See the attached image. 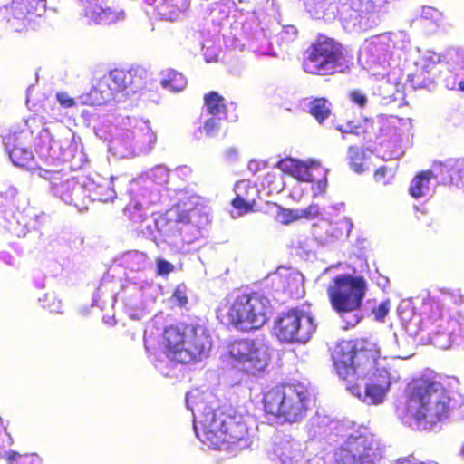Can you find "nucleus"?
<instances>
[{"label":"nucleus","mask_w":464,"mask_h":464,"mask_svg":"<svg viewBox=\"0 0 464 464\" xmlns=\"http://www.w3.org/2000/svg\"><path fill=\"white\" fill-rule=\"evenodd\" d=\"M130 201L124 208V215L134 224L144 237L158 243H166L177 253H188L190 245L203 237L209 223V217L202 208L192 207L190 203H176L164 214L152 210L158 204L165 205L158 190L132 192L129 189Z\"/></svg>","instance_id":"obj_1"},{"label":"nucleus","mask_w":464,"mask_h":464,"mask_svg":"<svg viewBox=\"0 0 464 464\" xmlns=\"http://www.w3.org/2000/svg\"><path fill=\"white\" fill-rule=\"evenodd\" d=\"M402 358L392 347L389 353L381 348L372 351H356L349 342L340 343L333 354L338 376L347 382L346 390L367 405L382 404L392 384L401 375L388 361Z\"/></svg>","instance_id":"obj_2"},{"label":"nucleus","mask_w":464,"mask_h":464,"mask_svg":"<svg viewBox=\"0 0 464 464\" xmlns=\"http://www.w3.org/2000/svg\"><path fill=\"white\" fill-rule=\"evenodd\" d=\"M38 157L53 169H36V176L47 183V190L67 205L84 210L82 178L76 179L70 171L83 169L90 165L88 155L81 143L70 140H56L48 128H42L34 139Z\"/></svg>","instance_id":"obj_3"},{"label":"nucleus","mask_w":464,"mask_h":464,"mask_svg":"<svg viewBox=\"0 0 464 464\" xmlns=\"http://www.w3.org/2000/svg\"><path fill=\"white\" fill-rule=\"evenodd\" d=\"M211 394L198 390L187 392L186 405L193 415V428L198 439L208 448L236 456L254 441L241 415L225 414L213 405Z\"/></svg>","instance_id":"obj_4"},{"label":"nucleus","mask_w":464,"mask_h":464,"mask_svg":"<svg viewBox=\"0 0 464 464\" xmlns=\"http://www.w3.org/2000/svg\"><path fill=\"white\" fill-rule=\"evenodd\" d=\"M405 405L397 407L402 423L412 430H430L438 423L464 420V397L447 392L439 382L418 379L407 388Z\"/></svg>","instance_id":"obj_5"},{"label":"nucleus","mask_w":464,"mask_h":464,"mask_svg":"<svg viewBox=\"0 0 464 464\" xmlns=\"http://www.w3.org/2000/svg\"><path fill=\"white\" fill-rule=\"evenodd\" d=\"M307 431L311 439L338 445L334 451L335 464H382L384 458L385 445L368 427H351L317 411Z\"/></svg>","instance_id":"obj_6"},{"label":"nucleus","mask_w":464,"mask_h":464,"mask_svg":"<svg viewBox=\"0 0 464 464\" xmlns=\"http://www.w3.org/2000/svg\"><path fill=\"white\" fill-rule=\"evenodd\" d=\"M416 303L402 302L398 310L401 319L419 331L427 332L431 343L442 350L464 343V315L457 311H446L439 301L427 298L421 301L420 313Z\"/></svg>","instance_id":"obj_7"},{"label":"nucleus","mask_w":464,"mask_h":464,"mask_svg":"<svg viewBox=\"0 0 464 464\" xmlns=\"http://www.w3.org/2000/svg\"><path fill=\"white\" fill-rule=\"evenodd\" d=\"M167 352L155 361L154 366L165 377L172 376L175 362L189 363L208 357L212 343L204 326L179 324L165 330Z\"/></svg>","instance_id":"obj_8"},{"label":"nucleus","mask_w":464,"mask_h":464,"mask_svg":"<svg viewBox=\"0 0 464 464\" xmlns=\"http://www.w3.org/2000/svg\"><path fill=\"white\" fill-rule=\"evenodd\" d=\"M367 290V283L362 276L341 274L333 279L327 288V295L334 310L345 324L344 329L354 327L364 315L373 314L376 300H362Z\"/></svg>","instance_id":"obj_9"},{"label":"nucleus","mask_w":464,"mask_h":464,"mask_svg":"<svg viewBox=\"0 0 464 464\" xmlns=\"http://www.w3.org/2000/svg\"><path fill=\"white\" fill-rule=\"evenodd\" d=\"M148 72L140 66L129 71L114 69L105 73L90 91L79 97L84 105L99 106L111 101L120 102L123 98L142 90Z\"/></svg>","instance_id":"obj_10"},{"label":"nucleus","mask_w":464,"mask_h":464,"mask_svg":"<svg viewBox=\"0 0 464 464\" xmlns=\"http://www.w3.org/2000/svg\"><path fill=\"white\" fill-rule=\"evenodd\" d=\"M311 402V394L301 382L273 387L263 396L265 412L287 423L301 421L306 416Z\"/></svg>","instance_id":"obj_11"},{"label":"nucleus","mask_w":464,"mask_h":464,"mask_svg":"<svg viewBox=\"0 0 464 464\" xmlns=\"http://www.w3.org/2000/svg\"><path fill=\"white\" fill-rule=\"evenodd\" d=\"M272 311L270 299L262 292H238L228 300L227 323L241 331L263 326Z\"/></svg>","instance_id":"obj_12"},{"label":"nucleus","mask_w":464,"mask_h":464,"mask_svg":"<svg viewBox=\"0 0 464 464\" xmlns=\"http://www.w3.org/2000/svg\"><path fill=\"white\" fill-rule=\"evenodd\" d=\"M392 0L338 1V12L343 28L348 33H361L376 26L388 12Z\"/></svg>","instance_id":"obj_13"},{"label":"nucleus","mask_w":464,"mask_h":464,"mask_svg":"<svg viewBox=\"0 0 464 464\" xmlns=\"http://www.w3.org/2000/svg\"><path fill=\"white\" fill-rule=\"evenodd\" d=\"M347 63L342 45L332 38L321 36L305 52L303 67L309 73L331 74L343 72Z\"/></svg>","instance_id":"obj_14"},{"label":"nucleus","mask_w":464,"mask_h":464,"mask_svg":"<svg viewBox=\"0 0 464 464\" xmlns=\"http://www.w3.org/2000/svg\"><path fill=\"white\" fill-rule=\"evenodd\" d=\"M229 354L235 368L252 376H261L270 361L268 346L261 339H243L231 344Z\"/></svg>","instance_id":"obj_15"},{"label":"nucleus","mask_w":464,"mask_h":464,"mask_svg":"<svg viewBox=\"0 0 464 464\" xmlns=\"http://www.w3.org/2000/svg\"><path fill=\"white\" fill-rule=\"evenodd\" d=\"M37 123V118H30L24 122L23 127H15L3 137V144L12 163L32 171L35 176L36 169L43 168L38 166L33 152L27 149L26 145L30 142L34 133L33 128Z\"/></svg>","instance_id":"obj_16"},{"label":"nucleus","mask_w":464,"mask_h":464,"mask_svg":"<svg viewBox=\"0 0 464 464\" xmlns=\"http://www.w3.org/2000/svg\"><path fill=\"white\" fill-rule=\"evenodd\" d=\"M312 315L300 308L282 313L275 322L274 334L282 343H305L315 332Z\"/></svg>","instance_id":"obj_17"},{"label":"nucleus","mask_w":464,"mask_h":464,"mask_svg":"<svg viewBox=\"0 0 464 464\" xmlns=\"http://www.w3.org/2000/svg\"><path fill=\"white\" fill-rule=\"evenodd\" d=\"M158 294V285L137 275L125 280L116 294V298L122 302L130 316L136 318L138 312L155 302Z\"/></svg>","instance_id":"obj_18"},{"label":"nucleus","mask_w":464,"mask_h":464,"mask_svg":"<svg viewBox=\"0 0 464 464\" xmlns=\"http://www.w3.org/2000/svg\"><path fill=\"white\" fill-rule=\"evenodd\" d=\"M2 12L8 29L14 32L29 27L35 29L37 20L46 12V0H12Z\"/></svg>","instance_id":"obj_19"},{"label":"nucleus","mask_w":464,"mask_h":464,"mask_svg":"<svg viewBox=\"0 0 464 464\" xmlns=\"http://www.w3.org/2000/svg\"><path fill=\"white\" fill-rule=\"evenodd\" d=\"M278 169L291 174L300 181L311 183L313 197L324 195L327 188L326 170L320 164L311 161H301L293 158H286L276 163Z\"/></svg>","instance_id":"obj_20"},{"label":"nucleus","mask_w":464,"mask_h":464,"mask_svg":"<svg viewBox=\"0 0 464 464\" xmlns=\"http://www.w3.org/2000/svg\"><path fill=\"white\" fill-rule=\"evenodd\" d=\"M266 456L274 464H299L304 459V448L290 434L277 432L271 438Z\"/></svg>","instance_id":"obj_21"},{"label":"nucleus","mask_w":464,"mask_h":464,"mask_svg":"<svg viewBox=\"0 0 464 464\" xmlns=\"http://www.w3.org/2000/svg\"><path fill=\"white\" fill-rule=\"evenodd\" d=\"M119 177L111 176L106 178L99 173H92L82 177V188L84 196V210L88 208L90 203L93 201L108 202L116 198L115 182L119 181Z\"/></svg>","instance_id":"obj_22"},{"label":"nucleus","mask_w":464,"mask_h":464,"mask_svg":"<svg viewBox=\"0 0 464 464\" xmlns=\"http://www.w3.org/2000/svg\"><path fill=\"white\" fill-rule=\"evenodd\" d=\"M393 54L394 52L388 47L387 38L379 34L364 42L359 50L358 62L367 70H373L378 66L384 68Z\"/></svg>","instance_id":"obj_23"},{"label":"nucleus","mask_w":464,"mask_h":464,"mask_svg":"<svg viewBox=\"0 0 464 464\" xmlns=\"http://www.w3.org/2000/svg\"><path fill=\"white\" fill-rule=\"evenodd\" d=\"M278 27L279 30L275 29L276 34L268 39L266 38V32L263 30L256 34L252 44L255 52L265 55H275V51L273 50L274 43L282 46L284 44L287 45L296 39L298 30L295 25L289 24L281 26L278 24Z\"/></svg>","instance_id":"obj_24"},{"label":"nucleus","mask_w":464,"mask_h":464,"mask_svg":"<svg viewBox=\"0 0 464 464\" xmlns=\"http://www.w3.org/2000/svg\"><path fill=\"white\" fill-rule=\"evenodd\" d=\"M435 179L442 185L454 186L464 191V159L450 158L433 164Z\"/></svg>","instance_id":"obj_25"},{"label":"nucleus","mask_w":464,"mask_h":464,"mask_svg":"<svg viewBox=\"0 0 464 464\" xmlns=\"http://www.w3.org/2000/svg\"><path fill=\"white\" fill-rule=\"evenodd\" d=\"M81 14L88 19V23L96 24H111L124 19V12L111 7H103L100 0H77Z\"/></svg>","instance_id":"obj_26"},{"label":"nucleus","mask_w":464,"mask_h":464,"mask_svg":"<svg viewBox=\"0 0 464 464\" xmlns=\"http://www.w3.org/2000/svg\"><path fill=\"white\" fill-rule=\"evenodd\" d=\"M169 178V169L164 165H157L133 179L130 183V190L132 192H140V190L148 195L150 190H158L161 194L158 186L167 184Z\"/></svg>","instance_id":"obj_27"},{"label":"nucleus","mask_w":464,"mask_h":464,"mask_svg":"<svg viewBox=\"0 0 464 464\" xmlns=\"http://www.w3.org/2000/svg\"><path fill=\"white\" fill-rule=\"evenodd\" d=\"M130 131L134 133L135 137L133 142L136 156L148 154L154 149L157 142V135L153 131L149 121L136 120Z\"/></svg>","instance_id":"obj_28"},{"label":"nucleus","mask_w":464,"mask_h":464,"mask_svg":"<svg viewBox=\"0 0 464 464\" xmlns=\"http://www.w3.org/2000/svg\"><path fill=\"white\" fill-rule=\"evenodd\" d=\"M273 284L276 285V293L279 295L282 291L291 298H300L304 294V276L296 271H286L273 277Z\"/></svg>","instance_id":"obj_29"},{"label":"nucleus","mask_w":464,"mask_h":464,"mask_svg":"<svg viewBox=\"0 0 464 464\" xmlns=\"http://www.w3.org/2000/svg\"><path fill=\"white\" fill-rule=\"evenodd\" d=\"M447 68L450 75L445 78L446 87L450 90L459 88L464 91V51L449 52Z\"/></svg>","instance_id":"obj_30"},{"label":"nucleus","mask_w":464,"mask_h":464,"mask_svg":"<svg viewBox=\"0 0 464 464\" xmlns=\"http://www.w3.org/2000/svg\"><path fill=\"white\" fill-rule=\"evenodd\" d=\"M134 139V133H131L130 129L116 128L109 143L110 152L120 159L136 156L133 142Z\"/></svg>","instance_id":"obj_31"},{"label":"nucleus","mask_w":464,"mask_h":464,"mask_svg":"<svg viewBox=\"0 0 464 464\" xmlns=\"http://www.w3.org/2000/svg\"><path fill=\"white\" fill-rule=\"evenodd\" d=\"M353 225L347 220L336 223H326L324 231H316L314 237L324 246H330L349 236Z\"/></svg>","instance_id":"obj_32"},{"label":"nucleus","mask_w":464,"mask_h":464,"mask_svg":"<svg viewBox=\"0 0 464 464\" xmlns=\"http://www.w3.org/2000/svg\"><path fill=\"white\" fill-rule=\"evenodd\" d=\"M155 10L162 20H178L188 8L189 0H154Z\"/></svg>","instance_id":"obj_33"},{"label":"nucleus","mask_w":464,"mask_h":464,"mask_svg":"<svg viewBox=\"0 0 464 464\" xmlns=\"http://www.w3.org/2000/svg\"><path fill=\"white\" fill-rule=\"evenodd\" d=\"M435 179V169L424 170L418 173L411 180L409 193L412 198H420L431 197L434 188L431 186V179Z\"/></svg>","instance_id":"obj_34"},{"label":"nucleus","mask_w":464,"mask_h":464,"mask_svg":"<svg viewBox=\"0 0 464 464\" xmlns=\"http://www.w3.org/2000/svg\"><path fill=\"white\" fill-rule=\"evenodd\" d=\"M160 84L166 91L179 92L187 86V79L181 72L168 68L160 72Z\"/></svg>","instance_id":"obj_35"},{"label":"nucleus","mask_w":464,"mask_h":464,"mask_svg":"<svg viewBox=\"0 0 464 464\" xmlns=\"http://www.w3.org/2000/svg\"><path fill=\"white\" fill-rule=\"evenodd\" d=\"M120 266L130 271H143L150 266L144 252L130 250L123 253L118 259Z\"/></svg>","instance_id":"obj_36"},{"label":"nucleus","mask_w":464,"mask_h":464,"mask_svg":"<svg viewBox=\"0 0 464 464\" xmlns=\"http://www.w3.org/2000/svg\"><path fill=\"white\" fill-rule=\"evenodd\" d=\"M443 14L439 10L430 6L422 7L420 23L428 34H434L440 30L443 24Z\"/></svg>","instance_id":"obj_37"},{"label":"nucleus","mask_w":464,"mask_h":464,"mask_svg":"<svg viewBox=\"0 0 464 464\" xmlns=\"http://www.w3.org/2000/svg\"><path fill=\"white\" fill-rule=\"evenodd\" d=\"M416 67L422 71H425L427 74H430L435 79L437 74L441 72V67L445 64L441 62V56L440 53L427 51L421 58L416 62Z\"/></svg>","instance_id":"obj_38"},{"label":"nucleus","mask_w":464,"mask_h":464,"mask_svg":"<svg viewBox=\"0 0 464 464\" xmlns=\"http://www.w3.org/2000/svg\"><path fill=\"white\" fill-rule=\"evenodd\" d=\"M308 111L319 123L331 114V104L325 98H315L307 103Z\"/></svg>","instance_id":"obj_39"},{"label":"nucleus","mask_w":464,"mask_h":464,"mask_svg":"<svg viewBox=\"0 0 464 464\" xmlns=\"http://www.w3.org/2000/svg\"><path fill=\"white\" fill-rule=\"evenodd\" d=\"M204 101L209 115L227 117L225 99L218 92H208L205 95Z\"/></svg>","instance_id":"obj_40"},{"label":"nucleus","mask_w":464,"mask_h":464,"mask_svg":"<svg viewBox=\"0 0 464 464\" xmlns=\"http://www.w3.org/2000/svg\"><path fill=\"white\" fill-rule=\"evenodd\" d=\"M387 38L388 47L391 51L406 50L410 46V36L405 31L383 34Z\"/></svg>","instance_id":"obj_41"},{"label":"nucleus","mask_w":464,"mask_h":464,"mask_svg":"<svg viewBox=\"0 0 464 464\" xmlns=\"http://www.w3.org/2000/svg\"><path fill=\"white\" fill-rule=\"evenodd\" d=\"M408 80L414 89L430 90L434 86V78L418 67L414 72L408 75Z\"/></svg>","instance_id":"obj_42"},{"label":"nucleus","mask_w":464,"mask_h":464,"mask_svg":"<svg viewBox=\"0 0 464 464\" xmlns=\"http://www.w3.org/2000/svg\"><path fill=\"white\" fill-rule=\"evenodd\" d=\"M403 150L396 141L382 143L378 150V156L383 160H397L403 155Z\"/></svg>","instance_id":"obj_43"},{"label":"nucleus","mask_w":464,"mask_h":464,"mask_svg":"<svg viewBox=\"0 0 464 464\" xmlns=\"http://www.w3.org/2000/svg\"><path fill=\"white\" fill-rule=\"evenodd\" d=\"M347 158L349 160L350 167L354 172L358 174L364 172V152L361 148L357 146H350L348 149Z\"/></svg>","instance_id":"obj_44"},{"label":"nucleus","mask_w":464,"mask_h":464,"mask_svg":"<svg viewBox=\"0 0 464 464\" xmlns=\"http://www.w3.org/2000/svg\"><path fill=\"white\" fill-rule=\"evenodd\" d=\"M378 91L380 95L382 96V102L388 103L392 101H395V94L398 92L397 79L394 78L392 82H391L390 78L387 80L382 79L379 83Z\"/></svg>","instance_id":"obj_45"},{"label":"nucleus","mask_w":464,"mask_h":464,"mask_svg":"<svg viewBox=\"0 0 464 464\" xmlns=\"http://www.w3.org/2000/svg\"><path fill=\"white\" fill-rule=\"evenodd\" d=\"M226 118L227 117L211 115L209 118L206 119L203 125L205 134L210 138L217 137L222 129V124Z\"/></svg>","instance_id":"obj_46"},{"label":"nucleus","mask_w":464,"mask_h":464,"mask_svg":"<svg viewBox=\"0 0 464 464\" xmlns=\"http://www.w3.org/2000/svg\"><path fill=\"white\" fill-rule=\"evenodd\" d=\"M17 196V189L14 187L8 188L5 191L0 192V216L7 218V208L13 204Z\"/></svg>","instance_id":"obj_47"},{"label":"nucleus","mask_w":464,"mask_h":464,"mask_svg":"<svg viewBox=\"0 0 464 464\" xmlns=\"http://www.w3.org/2000/svg\"><path fill=\"white\" fill-rule=\"evenodd\" d=\"M39 302L44 308L48 309L51 313H63V304L53 293L46 294L44 298H39Z\"/></svg>","instance_id":"obj_48"},{"label":"nucleus","mask_w":464,"mask_h":464,"mask_svg":"<svg viewBox=\"0 0 464 464\" xmlns=\"http://www.w3.org/2000/svg\"><path fill=\"white\" fill-rule=\"evenodd\" d=\"M9 464H39V458L35 454L20 455L12 451L9 456Z\"/></svg>","instance_id":"obj_49"},{"label":"nucleus","mask_w":464,"mask_h":464,"mask_svg":"<svg viewBox=\"0 0 464 464\" xmlns=\"http://www.w3.org/2000/svg\"><path fill=\"white\" fill-rule=\"evenodd\" d=\"M232 206L235 208V210L231 212L233 218H237L251 209L250 205L238 194L232 200Z\"/></svg>","instance_id":"obj_50"},{"label":"nucleus","mask_w":464,"mask_h":464,"mask_svg":"<svg viewBox=\"0 0 464 464\" xmlns=\"http://www.w3.org/2000/svg\"><path fill=\"white\" fill-rule=\"evenodd\" d=\"M299 209H281L276 215V220L284 225L300 219Z\"/></svg>","instance_id":"obj_51"},{"label":"nucleus","mask_w":464,"mask_h":464,"mask_svg":"<svg viewBox=\"0 0 464 464\" xmlns=\"http://www.w3.org/2000/svg\"><path fill=\"white\" fill-rule=\"evenodd\" d=\"M305 464H335L334 453L330 455L322 451L308 459Z\"/></svg>","instance_id":"obj_52"},{"label":"nucleus","mask_w":464,"mask_h":464,"mask_svg":"<svg viewBox=\"0 0 464 464\" xmlns=\"http://www.w3.org/2000/svg\"><path fill=\"white\" fill-rule=\"evenodd\" d=\"M350 101L359 108H365L368 103V98L366 94L359 90H353L349 93Z\"/></svg>","instance_id":"obj_53"},{"label":"nucleus","mask_w":464,"mask_h":464,"mask_svg":"<svg viewBox=\"0 0 464 464\" xmlns=\"http://www.w3.org/2000/svg\"><path fill=\"white\" fill-rule=\"evenodd\" d=\"M172 298L179 306L186 305L188 303L187 286L184 284L179 285L172 295Z\"/></svg>","instance_id":"obj_54"},{"label":"nucleus","mask_w":464,"mask_h":464,"mask_svg":"<svg viewBox=\"0 0 464 464\" xmlns=\"http://www.w3.org/2000/svg\"><path fill=\"white\" fill-rule=\"evenodd\" d=\"M173 270H174V266L170 262H169L163 258H160V257H159L156 260V271H157L158 276H168Z\"/></svg>","instance_id":"obj_55"},{"label":"nucleus","mask_w":464,"mask_h":464,"mask_svg":"<svg viewBox=\"0 0 464 464\" xmlns=\"http://www.w3.org/2000/svg\"><path fill=\"white\" fill-rule=\"evenodd\" d=\"M55 96L56 101L63 108H72L77 104L76 100L71 97L66 92H58Z\"/></svg>","instance_id":"obj_56"},{"label":"nucleus","mask_w":464,"mask_h":464,"mask_svg":"<svg viewBox=\"0 0 464 464\" xmlns=\"http://www.w3.org/2000/svg\"><path fill=\"white\" fill-rule=\"evenodd\" d=\"M321 214V208L318 204L312 203L305 208L299 209V215L301 218L312 219L318 217Z\"/></svg>","instance_id":"obj_57"},{"label":"nucleus","mask_w":464,"mask_h":464,"mask_svg":"<svg viewBox=\"0 0 464 464\" xmlns=\"http://www.w3.org/2000/svg\"><path fill=\"white\" fill-rule=\"evenodd\" d=\"M389 309H390V302L389 301H384V302L378 304V305L376 306V309L372 314L374 316V319L377 321H382L385 318V316L387 315Z\"/></svg>","instance_id":"obj_58"},{"label":"nucleus","mask_w":464,"mask_h":464,"mask_svg":"<svg viewBox=\"0 0 464 464\" xmlns=\"http://www.w3.org/2000/svg\"><path fill=\"white\" fill-rule=\"evenodd\" d=\"M336 129L342 132L343 140H347V135H358V127H356L353 122H347L346 124L343 125H338Z\"/></svg>","instance_id":"obj_59"},{"label":"nucleus","mask_w":464,"mask_h":464,"mask_svg":"<svg viewBox=\"0 0 464 464\" xmlns=\"http://www.w3.org/2000/svg\"><path fill=\"white\" fill-rule=\"evenodd\" d=\"M224 157L226 160L229 162L236 161L238 157V151L237 148L229 147L224 150Z\"/></svg>","instance_id":"obj_60"},{"label":"nucleus","mask_w":464,"mask_h":464,"mask_svg":"<svg viewBox=\"0 0 464 464\" xmlns=\"http://www.w3.org/2000/svg\"><path fill=\"white\" fill-rule=\"evenodd\" d=\"M265 167V163H260L256 160H250L248 163V169L254 173L257 172L261 168Z\"/></svg>","instance_id":"obj_61"},{"label":"nucleus","mask_w":464,"mask_h":464,"mask_svg":"<svg viewBox=\"0 0 464 464\" xmlns=\"http://www.w3.org/2000/svg\"><path fill=\"white\" fill-rule=\"evenodd\" d=\"M386 170H387V168H386V167H380V168L375 171V174H374L375 179H376L377 181H380L383 177H385V175H386Z\"/></svg>","instance_id":"obj_62"},{"label":"nucleus","mask_w":464,"mask_h":464,"mask_svg":"<svg viewBox=\"0 0 464 464\" xmlns=\"http://www.w3.org/2000/svg\"><path fill=\"white\" fill-rule=\"evenodd\" d=\"M377 285L384 290L389 285V279L386 276H380L377 280Z\"/></svg>","instance_id":"obj_63"},{"label":"nucleus","mask_w":464,"mask_h":464,"mask_svg":"<svg viewBox=\"0 0 464 464\" xmlns=\"http://www.w3.org/2000/svg\"><path fill=\"white\" fill-rule=\"evenodd\" d=\"M396 464H436V463H424L419 462L415 459H404L398 461Z\"/></svg>","instance_id":"obj_64"}]
</instances>
